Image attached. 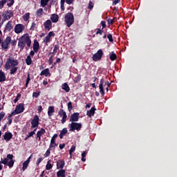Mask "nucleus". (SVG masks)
Listing matches in <instances>:
<instances>
[{"mask_svg":"<svg viewBox=\"0 0 177 177\" xmlns=\"http://www.w3.org/2000/svg\"><path fill=\"white\" fill-rule=\"evenodd\" d=\"M31 46V39L28 34H25L18 39V48L20 49V52L24 50V48L26 50L30 49Z\"/></svg>","mask_w":177,"mask_h":177,"instance_id":"obj_1","label":"nucleus"},{"mask_svg":"<svg viewBox=\"0 0 177 177\" xmlns=\"http://www.w3.org/2000/svg\"><path fill=\"white\" fill-rule=\"evenodd\" d=\"M8 165L9 168H13V165H15V161L13 160V155L12 154H8L7 157L5 158L3 160L0 161V171H2V165Z\"/></svg>","mask_w":177,"mask_h":177,"instance_id":"obj_2","label":"nucleus"},{"mask_svg":"<svg viewBox=\"0 0 177 177\" xmlns=\"http://www.w3.org/2000/svg\"><path fill=\"white\" fill-rule=\"evenodd\" d=\"M64 21L68 28L74 24V15H73V12H68L65 15Z\"/></svg>","mask_w":177,"mask_h":177,"instance_id":"obj_3","label":"nucleus"},{"mask_svg":"<svg viewBox=\"0 0 177 177\" xmlns=\"http://www.w3.org/2000/svg\"><path fill=\"white\" fill-rule=\"evenodd\" d=\"M19 64V61L13 58H8L5 64L4 68L6 70H10L11 67H16Z\"/></svg>","mask_w":177,"mask_h":177,"instance_id":"obj_4","label":"nucleus"},{"mask_svg":"<svg viewBox=\"0 0 177 177\" xmlns=\"http://www.w3.org/2000/svg\"><path fill=\"white\" fill-rule=\"evenodd\" d=\"M69 131L71 132H74V131H77V132H80V131H81V128H82V123H78V122H72L70 124H69Z\"/></svg>","mask_w":177,"mask_h":177,"instance_id":"obj_5","label":"nucleus"},{"mask_svg":"<svg viewBox=\"0 0 177 177\" xmlns=\"http://www.w3.org/2000/svg\"><path fill=\"white\" fill-rule=\"evenodd\" d=\"M102 57H103V50L100 49L93 55V62H99L102 59Z\"/></svg>","mask_w":177,"mask_h":177,"instance_id":"obj_6","label":"nucleus"},{"mask_svg":"<svg viewBox=\"0 0 177 177\" xmlns=\"http://www.w3.org/2000/svg\"><path fill=\"white\" fill-rule=\"evenodd\" d=\"M24 111V104L21 103L16 106L15 109L12 111L14 114L16 115V114H20Z\"/></svg>","mask_w":177,"mask_h":177,"instance_id":"obj_7","label":"nucleus"},{"mask_svg":"<svg viewBox=\"0 0 177 177\" xmlns=\"http://www.w3.org/2000/svg\"><path fill=\"white\" fill-rule=\"evenodd\" d=\"M106 86V81L104 80V78H102L99 84V89H100V93H101L102 96H104V86Z\"/></svg>","mask_w":177,"mask_h":177,"instance_id":"obj_8","label":"nucleus"},{"mask_svg":"<svg viewBox=\"0 0 177 177\" xmlns=\"http://www.w3.org/2000/svg\"><path fill=\"white\" fill-rule=\"evenodd\" d=\"M12 38L10 36H8L6 39L1 44L2 49H8L9 48V44H10Z\"/></svg>","mask_w":177,"mask_h":177,"instance_id":"obj_9","label":"nucleus"},{"mask_svg":"<svg viewBox=\"0 0 177 177\" xmlns=\"http://www.w3.org/2000/svg\"><path fill=\"white\" fill-rule=\"evenodd\" d=\"M55 32L53 31H50L48 32V35L43 39V42L45 45H48L52 41V37H55Z\"/></svg>","mask_w":177,"mask_h":177,"instance_id":"obj_10","label":"nucleus"},{"mask_svg":"<svg viewBox=\"0 0 177 177\" xmlns=\"http://www.w3.org/2000/svg\"><path fill=\"white\" fill-rule=\"evenodd\" d=\"M24 28H26L24 25H23L21 24H18L15 25L14 31H15V34H20V33L23 32V31H24Z\"/></svg>","mask_w":177,"mask_h":177,"instance_id":"obj_11","label":"nucleus"},{"mask_svg":"<svg viewBox=\"0 0 177 177\" xmlns=\"http://www.w3.org/2000/svg\"><path fill=\"white\" fill-rule=\"evenodd\" d=\"M13 12L12 10H8L2 14V17L4 20H9L13 17Z\"/></svg>","mask_w":177,"mask_h":177,"instance_id":"obj_12","label":"nucleus"},{"mask_svg":"<svg viewBox=\"0 0 177 177\" xmlns=\"http://www.w3.org/2000/svg\"><path fill=\"white\" fill-rule=\"evenodd\" d=\"M39 125V117L36 115L31 121V128H37Z\"/></svg>","mask_w":177,"mask_h":177,"instance_id":"obj_13","label":"nucleus"},{"mask_svg":"<svg viewBox=\"0 0 177 177\" xmlns=\"http://www.w3.org/2000/svg\"><path fill=\"white\" fill-rule=\"evenodd\" d=\"M80 120V113H73L71 115V118H69L70 122H77Z\"/></svg>","mask_w":177,"mask_h":177,"instance_id":"obj_14","label":"nucleus"},{"mask_svg":"<svg viewBox=\"0 0 177 177\" xmlns=\"http://www.w3.org/2000/svg\"><path fill=\"white\" fill-rule=\"evenodd\" d=\"M44 26L46 31H50V30H52V21H50V19L46 20L44 23Z\"/></svg>","mask_w":177,"mask_h":177,"instance_id":"obj_15","label":"nucleus"},{"mask_svg":"<svg viewBox=\"0 0 177 177\" xmlns=\"http://www.w3.org/2000/svg\"><path fill=\"white\" fill-rule=\"evenodd\" d=\"M57 138V134H54L51 138L50 140V149H52L53 147H55V146H57V144H56V139Z\"/></svg>","mask_w":177,"mask_h":177,"instance_id":"obj_16","label":"nucleus"},{"mask_svg":"<svg viewBox=\"0 0 177 177\" xmlns=\"http://www.w3.org/2000/svg\"><path fill=\"white\" fill-rule=\"evenodd\" d=\"M66 3L68 5H71L73 2H74V0H61L60 4H61V10H64V3Z\"/></svg>","mask_w":177,"mask_h":177,"instance_id":"obj_17","label":"nucleus"},{"mask_svg":"<svg viewBox=\"0 0 177 177\" xmlns=\"http://www.w3.org/2000/svg\"><path fill=\"white\" fill-rule=\"evenodd\" d=\"M95 111H96V108H95L94 106L89 111H87L86 115H88V117L90 118H92V117L95 115Z\"/></svg>","mask_w":177,"mask_h":177,"instance_id":"obj_18","label":"nucleus"},{"mask_svg":"<svg viewBox=\"0 0 177 177\" xmlns=\"http://www.w3.org/2000/svg\"><path fill=\"white\" fill-rule=\"evenodd\" d=\"M64 165H66V162L63 160H59L57 162V169H63V168H64Z\"/></svg>","mask_w":177,"mask_h":177,"instance_id":"obj_19","label":"nucleus"},{"mask_svg":"<svg viewBox=\"0 0 177 177\" xmlns=\"http://www.w3.org/2000/svg\"><path fill=\"white\" fill-rule=\"evenodd\" d=\"M3 137L4 140L9 142V140L13 138V134L10 132H6Z\"/></svg>","mask_w":177,"mask_h":177,"instance_id":"obj_20","label":"nucleus"},{"mask_svg":"<svg viewBox=\"0 0 177 177\" xmlns=\"http://www.w3.org/2000/svg\"><path fill=\"white\" fill-rule=\"evenodd\" d=\"M32 48L34 52H35V53H38V51L39 50V43L38 42V41H37V39L34 40Z\"/></svg>","mask_w":177,"mask_h":177,"instance_id":"obj_21","label":"nucleus"},{"mask_svg":"<svg viewBox=\"0 0 177 177\" xmlns=\"http://www.w3.org/2000/svg\"><path fill=\"white\" fill-rule=\"evenodd\" d=\"M46 133V131L45 130V129L41 128L37 133V139H39V140H41V136H42V135H44Z\"/></svg>","mask_w":177,"mask_h":177,"instance_id":"obj_22","label":"nucleus"},{"mask_svg":"<svg viewBox=\"0 0 177 177\" xmlns=\"http://www.w3.org/2000/svg\"><path fill=\"white\" fill-rule=\"evenodd\" d=\"M12 28L13 26L12 25V21H9L6 25L4 31L10 32L12 31Z\"/></svg>","mask_w":177,"mask_h":177,"instance_id":"obj_23","label":"nucleus"},{"mask_svg":"<svg viewBox=\"0 0 177 177\" xmlns=\"http://www.w3.org/2000/svg\"><path fill=\"white\" fill-rule=\"evenodd\" d=\"M52 23H57L59 21V15L57 14H52L50 16Z\"/></svg>","mask_w":177,"mask_h":177,"instance_id":"obj_24","label":"nucleus"},{"mask_svg":"<svg viewBox=\"0 0 177 177\" xmlns=\"http://www.w3.org/2000/svg\"><path fill=\"white\" fill-rule=\"evenodd\" d=\"M30 160H31V156L29 158H28V159L26 161H24V162L23 163V167H22L23 171H26V169H27L28 167V164H30Z\"/></svg>","mask_w":177,"mask_h":177,"instance_id":"obj_25","label":"nucleus"},{"mask_svg":"<svg viewBox=\"0 0 177 177\" xmlns=\"http://www.w3.org/2000/svg\"><path fill=\"white\" fill-rule=\"evenodd\" d=\"M40 75H45V77H50V72L49 71V68H46L44 70H43L41 73H40Z\"/></svg>","mask_w":177,"mask_h":177,"instance_id":"obj_26","label":"nucleus"},{"mask_svg":"<svg viewBox=\"0 0 177 177\" xmlns=\"http://www.w3.org/2000/svg\"><path fill=\"white\" fill-rule=\"evenodd\" d=\"M53 113H55V106H48V117H52L53 115Z\"/></svg>","mask_w":177,"mask_h":177,"instance_id":"obj_27","label":"nucleus"},{"mask_svg":"<svg viewBox=\"0 0 177 177\" xmlns=\"http://www.w3.org/2000/svg\"><path fill=\"white\" fill-rule=\"evenodd\" d=\"M6 81V75L3 71H0V82H5Z\"/></svg>","mask_w":177,"mask_h":177,"instance_id":"obj_28","label":"nucleus"},{"mask_svg":"<svg viewBox=\"0 0 177 177\" xmlns=\"http://www.w3.org/2000/svg\"><path fill=\"white\" fill-rule=\"evenodd\" d=\"M57 177H66V170L61 169L57 172Z\"/></svg>","mask_w":177,"mask_h":177,"instance_id":"obj_29","label":"nucleus"},{"mask_svg":"<svg viewBox=\"0 0 177 177\" xmlns=\"http://www.w3.org/2000/svg\"><path fill=\"white\" fill-rule=\"evenodd\" d=\"M67 132H68V131L67 130L66 128H64L61 131H60V134H59V138L60 139H63V137L65 136V135H67Z\"/></svg>","mask_w":177,"mask_h":177,"instance_id":"obj_30","label":"nucleus"},{"mask_svg":"<svg viewBox=\"0 0 177 177\" xmlns=\"http://www.w3.org/2000/svg\"><path fill=\"white\" fill-rule=\"evenodd\" d=\"M62 88L66 93H68V91H70V86L67 83L62 84Z\"/></svg>","mask_w":177,"mask_h":177,"instance_id":"obj_31","label":"nucleus"},{"mask_svg":"<svg viewBox=\"0 0 177 177\" xmlns=\"http://www.w3.org/2000/svg\"><path fill=\"white\" fill-rule=\"evenodd\" d=\"M26 63L27 66H31L32 64V59H31V56L28 55L26 59Z\"/></svg>","mask_w":177,"mask_h":177,"instance_id":"obj_32","label":"nucleus"},{"mask_svg":"<svg viewBox=\"0 0 177 177\" xmlns=\"http://www.w3.org/2000/svg\"><path fill=\"white\" fill-rule=\"evenodd\" d=\"M13 115H16L15 113L12 112L8 116V125H11L12 124V117H13Z\"/></svg>","mask_w":177,"mask_h":177,"instance_id":"obj_33","label":"nucleus"},{"mask_svg":"<svg viewBox=\"0 0 177 177\" xmlns=\"http://www.w3.org/2000/svg\"><path fill=\"white\" fill-rule=\"evenodd\" d=\"M52 168H53V165L50 163V160H48L46 165V169L47 171H50V169H52Z\"/></svg>","mask_w":177,"mask_h":177,"instance_id":"obj_34","label":"nucleus"},{"mask_svg":"<svg viewBox=\"0 0 177 177\" xmlns=\"http://www.w3.org/2000/svg\"><path fill=\"white\" fill-rule=\"evenodd\" d=\"M86 154H88V151H84L82 153V161L85 162L86 161Z\"/></svg>","mask_w":177,"mask_h":177,"instance_id":"obj_35","label":"nucleus"},{"mask_svg":"<svg viewBox=\"0 0 177 177\" xmlns=\"http://www.w3.org/2000/svg\"><path fill=\"white\" fill-rule=\"evenodd\" d=\"M42 13H44V9L39 8L36 12V16L37 17H41V16H42Z\"/></svg>","mask_w":177,"mask_h":177,"instance_id":"obj_36","label":"nucleus"},{"mask_svg":"<svg viewBox=\"0 0 177 177\" xmlns=\"http://www.w3.org/2000/svg\"><path fill=\"white\" fill-rule=\"evenodd\" d=\"M49 1H50V0H41L40 1L41 6H42V8H45V6H46V5H48V3L49 2Z\"/></svg>","mask_w":177,"mask_h":177,"instance_id":"obj_37","label":"nucleus"},{"mask_svg":"<svg viewBox=\"0 0 177 177\" xmlns=\"http://www.w3.org/2000/svg\"><path fill=\"white\" fill-rule=\"evenodd\" d=\"M59 44H55L54 46L53 51L52 53V55L53 56H55V55H56V53H57V50H59Z\"/></svg>","mask_w":177,"mask_h":177,"instance_id":"obj_38","label":"nucleus"},{"mask_svg":"<svg viewBox=\"0 0 177 177\" xmlns=\"http://www.w3.org/2000/svg\"><path fill=\"white\" fill-rule=\"evenodd\" d=\"M17 70H19V68L16 66L12 67L10 69V74H11V75L13 74H16V73H17Z\"/></svg>","mask_w":177,"mask_h":177,"instance_id":"obj_39","label":"nucleus"},{"mask_svg":"<svg viewBox=\"0 0 177 177\" xmlns=\"http://www.w3.org/2000/svg\"><path fill=\"white\" fill-rule=\"evenodd\" d=\"M30 81H31V78L30 77V73H28V76L26 81L25 88H28V84H30Z\"/></svg>","mask_w":177,"mask_h":177,"instance_id":"obj_40","label":"nucleus"},{"mask_svg":"<svg viewBox=\"0 0 177 177\" xmlns=\"http://www.w3.org/2000/svg\"><path fill=\"white\" fill-rule=\"evenodd\" d=\"M96 32H95V35H103V32L104 30L103 29H100V28H96Z\"/></svg>","mask_w":177,"mask_h":177,"instance_id":"obj_41","label":"nucleus"},{"mask_svg":"<svg viewBox=\"0 0 177 177\" xmlns=\"http://www.w3.org/2000/svg\"><path fill=\"white\" fill-rule=\"evenodd\" d=\"M23 19L24 21H28V19H30V12L24 14V15L23 16Z\"/></svg>","mask_w":177,"mask_h":177,"instance_id":"obj_42","label":"nucleus"},{"mask_svg":"<svg viewBox=\"0 0 177 177\" xmlns=\"http://www.w3.org/2000/svg\"><path fill=\"white\" fill-rule=\"evenodd\" d=\"M117 59V55L114 53H112V54L110 55V60L111 62H114Z\"/></svg>","mask_w":177,"mask_h":177,"instance_id":"obj_43","label":"nucleus"},{"mask_svg":"<svg viewBox=\"0 0 177 177\" xmlns=\"http://www.w3.org/2000/svg\"><path fill=\"white\" fill-rule=\"evenodd\" d=\"M35 135V132L30 131L28 135L26 136V137L24 138V140H27L29 138H31V136H34Z\"/></svg>","mask_w":177,"mask_h":177,"instance_id":"obj_44","label":"nucleus"},{"mask_svg":"<svg viewBox=\"0 0 177 177\" xmlns=\"http://www.w3.org/2000/svg\"><path fill=\"white\" fill-rule=\"evenodd\" d=\"M40 95H41V91L34 92L32 93V97H35L37 99L39 97Z\"/></svg>","mask_w":177,"mask_h":177,"instance_id":"obj_45","label":"nucleus"},{"mask_svg":"<svg viewBox=\"0 0 177 177\" xmlns=\"http://www.w3.org/2000/svg\"><path fill=\"white\" fill-rule=\"evenodd\" d=\"M107 38L109 42H112V43L114 42V39H113V35H111V33H109L107 35Z\"/></svg>","mask_w":177,"mask_h":177,"instance_id":"obj_46","label":"nucleus"},{"mask_svg":"<svg viewBox=\"0 0 177 177\" xmlns=\"http://www.w3.org/2000/svg\"><path fill=\"white\" fill-rule=\"evenodd\" d=\"M81 81V75H78L77 77H75L74 79V82L76 84L80 82Z\"/></svg>","mask_w":177,"mask_h":177,"instance_id":"obj_47","label":"nucleus"},{"mask_svg":"<svg viewBox=\"0 0 177 177\" xmlns=\"http://www.w3.org/2000/svg\"><path fill=\"white\" fill-rule=\"evenodd\" d=\"M50 146L49 147V148L47 149V151H46L45 154H44V157H49L50 156Z\"/></svg>","mask_w":177,"mask_h":177,"instance_id":"obj_48","label":"nucleus"},{"mask_svg":"<svg viewBox=\"0 0 177 177\" xmlns=\"http://www.w3.org/2000/svg\"><path fill=\"white\" fill-rule=\"evenodd\" d=\"M66 120H67V114L64 113V116H62V119L61 120L62 124H64Z\"/></svg>","mask_w":177,"mask_h":177,"instance_id":"obj_49","label":"nucleus"},{"mask_svg":"<svg viewBox=\"0 0 177 177\" xmlns=\"http://www.w3.org/2000/svg\"><path fill=\"white\" fill-rule=\"evenodd\" d=\"M20 97H21V94L18 93L17 95V97H15V99L14 100V103H17V102H19V99H20Z\"/></svg>","mask_w":177,"mask_h":177,"instance_id":"obj_50","label":"nucleus"},{"mask_svg":"<svg viewBox=\"0 0 177 177\" xmlns=\"http://www.w3.org/2000/svg\"><path fill=\"white\" fill-rule=\"evenodd\" d=\"M8 2V0H1L0 1V9H2L3 8V5Z\"/></svg>","mask_w":177,"mask_h":177,"instance_id":"obj_51","label":"nucleus"},{"mask_svg":"<svg viewBox=\"0 0 177 177\" xmlns=\"http://www.w3.org/2000/svg\"><path fill=\"white\" fill-rule=\"evenodd\" d=\"M68 110L71 111L73 110V103L71 102H68Z\"/></svg>","mask_w":177,"mask_h":177,"instance_id":"obj_52","label":"nucleus"},{"mask_svg":"<svg viewBox=\"0 0 177 177\" xmlns=\"http://www.w3.org/2000/svg\"><path fill=\"white\" fill-rule=\"evenodd\" d=\"M64 114H66V111H64V110L60 109V110L59 111V115H60V117L64 116Z\"/></svg>","mask_w":177,"mask_h":177,"instance_id":"obj_53","label":"nucleus"},{"mask_svg":"<svg viewBox=\"0 0 177 177\" xmlns=\"http://www.w3.org/2000/svg\"><path fill=\"white\" fill-rule=\"evenodd\" d=\"M55 55H50V57H49V59H48V64L50 66V64H52L53 63V57Z\"/></svg>","mask_w":177,"mask_h":177,"instance_id":"obj_54","label":"nucleus"},{"mask_svg":"<svg viewBox=\"0 0 177 177\" xmlns=\"http://www.w3.org/2000/svg\"><path fill=\"white\" fill-rule=\"evenodd\" d=\"M75 151V146L73 145L69 150V154H73Z\"/></svg>","mask_w":177,"mask_h":177,"instance_id":"obj_55","label":"nucleus"},{"mask_svg":"<svg viewBox=\"0 0 177 177\" xmlns=\"http://www.w3.org/2000/svg\"><path fill=\"white\" fill-rule=\"evenodd\" d=\"M10 3H7V6L10 8L11 6H13V4L15 3V0H9Z\"/></svg>","mask_w":177,"mask_h":177,"instance_id":"obj_56","label":"nucleus"},{"mask_svg":"<svg viewBox=\"0 0 177 177\" xmlns=\"http://www.w3.org/2000/svg\"><path fill=\"white\" fill-rule=\"evenodd\" d=\"M6 113L3 111L0 113V122L2 121V119L5 118Z\"/></svg>","mask_w":177,"mask_h":177,"instance_id":"obj_57","label":"nucleus"},{"mask_svg":"<svg viewBox=\"0 0 177 177\" xmlns=\"http://www.w3.org/2000/svg\"><path fill=\"white\" fill-rule=\"evenodd\" d=\"M44 158L42 157L39 158L36 162L37 165H39V164H41Z\"/></svg>","mask_w":177,"mask_h":177,"instance_id":"obj_58","label":"nucleus"},{"mask_svg":"<svg viewBox=\"0 0 177 177\" xmlns=\"http://www.w3.org/2000/svg\"><path fill=\"white\" fill-rule=\"evenodd\" d=\"M115 20V18H114V19H108V24H109V25L113 24L114 23Z\"/></svg>","mask_w":177,"mask_h":177,"instance_id":"obj_59","label":"nucleus"},{"mask_svg":"<svg viewBox=\"0 0 177 177\" xmlns=\"http://www.w3.org/2000/svg\"><path fill=\"white\" fill-rule=\"evenodd\" d=\"M101 26H102V29L104 30V28H106V22L104 21H101Z\"/></svg>","mask_w":177,"mask_h":177,"instance_id":"obj_60","label":"nucleus"},{"mask_svg":"<svg viewBox=\"0 0 177 177\" xmlns=\"http://www.w3.org/2000/svg\"><path fill=\"white\" fill-rule=\"evenodd\" d=\"M36 26H37V24L35 22H32V25H31V27H30V30H34Z\"/></svg>","mask_w":177,"mask_h":177,"instance_id":"obj_61","label":"nucleus"},{"mask_svg":"<svg viewBox=\"0 0 177 177\" xmlns=\"http://www.w3.org/2000/svg\"><path fill=\"white\" fill-rule=\"evenodd\" d=\"M88 9H93V3L92 1L89 2Z\"/></svg>","mask_w":177,"mask_h":177,"instance_id":"obj_62","label":"nucleus"},{"mask_svg":"<svg viewBox=\"0 0 177 177\" xmlns=\"http://www.w3.org/2000/svg\"><path fill=\"white\" fill-rule=\"evenodd\" d=\"M42 110H43V109H42V106H38V109H37V111H38V113H41L42 112Z\"/></svg>","mask_w":177,"mask_h":177,"instance_id":"obj_63","label":"nucleus"},{"mask_svg":"<svg viewBox=\"0 0 177 177\" xmlns=\"http://www.w3.org/2000/svg\"><path fill=\"white\" fill-rule=\"evenodd\" d=\"M121 1V0H114L113 1V5H117V3H120V2Z\"/></svg>","mask_w":177,"mask_h":177,"instance_id":"obj_64","label":"nucleus"}]
</instances>
